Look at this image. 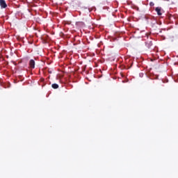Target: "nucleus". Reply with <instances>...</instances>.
I'll return each instance as SVG.
<instances>
[{
	"label": "nucleus",
	"mask_w": 178,
	"mask_h": 178,
	"mask_svg": "<svg viewBox=\"0 0 178 178\" xmlns=\"http://www.w3.org/2000/svg\"><path fill=\"white\" fill-rule=\"evenodd\" d=\"M146 47L148 48H151V47H152V42H147Z\"/></svg>",
	"instance_id": "39448f33"
},
{
	"label": "nucleus",
	"mask_w": 178,
	"mask_h": 178,
	"mask_svg": "<svg viewBox=\"0 0 178 178\" xmlns=\"http://www.w3.org/2000/svg\"><path fill=\"white\" fill-rule=\"evenodd\" d=\"M155 4L154 3V2H150L149 3V6H154Z\"/></svg>",
	"instance_id": "0eeeda50"
},
{
	"label": "nucleus",
	"mask_w": 178,
	"mask_h": 178,
	"mask_svg": "<svg viewBox=\"0 0 178 178\" xmlns=\"http://www.w3.org/2000/svg\"><path fill=\"white\" fill-rule=\"evenodd\" d=\"M51 87H52V88H54V90H56V89L59 88V85H58L57 83H53V84L51 85Z\"/></svg>",
	"instance_id": "20e7f679"
},
{
	"label": "nucleus",
	"mask_w": 178,
	"mask_h": 178,
	"mask_svg": "<svg viewBox=\"0 0 178 178\" xmlns=\"http://www.w3.org/2000/svg\"><path fill=\"white\" fill-rule=\"evenodd\" d=\"M0 6H1V8H3V9L7 8L8 5L6 4V1H5V0H0Z\"/></svg>",
	"instance_id": "f257e3e1"
},
{
	"label": "nucleus",
	"mask_w": 178,
	"mask_h": 178,
	"mask_svg": "<svg viewBox=\"0 0 178 178\" xmlns=\"http://www.w3.org/2000/svg\"><path fill=\"white\" fill-rule=\"evenodd\" d=\"M168 40L170 42H173L175 41V37L170 36Z\"/></svg>",
	"instance_id": "423d86ee"
},
{
	"label": "nucleus",
	"mask_w": 178,
	"mask_h": 178,
	"mask_svg": "<svg viewBox=\"0 0 178 178\" xmlns=\"http://www.w3.org/2000/svg\"><path fill=\"white\" fill-rule=\"evenodd\" d=\"M29 67H31V69H35V61H34V60H33V59L30 60Z\"/></svg>",
	"instance_id": "f03ea898"
},
{
	"label": "nucleus",
	"mask_w": 178,
	"mask_h": 178,
	"mask_svg": "<svg viewBox=\"0 0 178 178\" xmlns=\"http://www.w3.org/2000/svg\"><path fill=\"white\" fill-rule=\"evenodd\" d=\"M155 10H156V13H157V15H159V16H162V13H161V8H159V7H156V8H155Z\"/></svg>",
	"instance_id": "7ed1b4c3"
}]
</instances>
